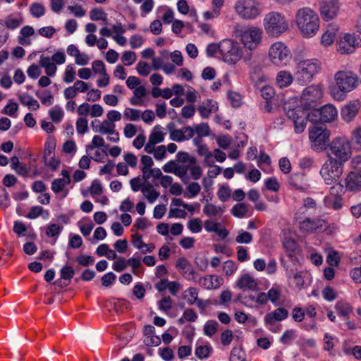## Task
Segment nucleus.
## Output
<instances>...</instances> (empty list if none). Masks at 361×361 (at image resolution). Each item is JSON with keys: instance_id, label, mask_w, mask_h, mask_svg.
Segmentation results:
<instances>
[{"instance_id": "f257e3e1", "label": "nucleus", "mask_w": 361, "mask_h": 361, "mask_svg": "<svg viewBox=\"0 0 361 361\" xmlns=\"http://www.w3.org/2000/svg\"><path fill=\"white\" fill-rule=\"evenodd\" d=\"M284 109L287 117L293 121L296 133H301L305 130L307 121L312 123H329L334 121L338 116L337 109L330 104L309 114L300 106L290 108L286 105Z\"/></svg>"}, {"instance_id": "f03ea898", "label": "nucleus", "mask_w": 361, "mask_h": 361, "mask_svg": "<svg viewBox=\"0 0 361 361\" xmlns=\"http://www.w3.org/2000/svg\"><path fill=\"white\" fill-rule=\"evenodd\" d=\"M358 85V77L353 71L341 70L335 73L334 82L329 86L331 95L338 101L344 100L347 94Z\"/></svg>"}, {"instance_id": "7ed1b4c3", "label": "nucleus", "mask_w": 361, "mask_h": 361, "mask_svg": "<svg viewBox=\"0 0 361 361\" xmlns=\"http://www.w3.org/2000/svg\"><path fill=\"white\" fill-rule=\"evenodd\" d=\"M295 22L302 35L305 37H312L319 31V16L309 7H303L296 11Z\"/></svg>"}, {"instance_id": "20e7f679", "label": "nucleus", "mask_w": 361, "mask_h": 361, "mask_svg": "<svg viewBox=\"0 0 361 361\" xmlns=\"http://www.w3.org/2000/svg\"><path fill=\"white\" fill-rule=\"evenodd\" d=\"M263 23L267 34L274 37L281 36L289 28L286 16L277 11L267 13L264 16Z\"/></svg>"}, {"instance_id": "39448f33", "label": "nucleus", "mask_w": 361, "mask_h": 361, "mask_svg": "<svg viewBox=\"0 0 361 361\" xmlns=\"http://www.w3.org/2000/svg\"><path fill=\"white\" fill-rule=\"evenodd\" d=\"M328 158L329 156L335 160L344 164L351 157V143L347 137H337L334 138L328 145Z\"/></svg>"}, {"instance_id": "423d86ee", "label": "nucleus", "mask_w": 361, "mask_h": 361, "mask_svg": "<svg viewBox=\"0 0 361 361\" xmlns=\"http://www.w3.org/2000/svg\"><path fill=\"white\" fill-rule=\"evenodd\" d=\"M321 63L315 59L300 61L297 64L295 77L301 84L310 82L321 69Z\"/></svg>"}, {"instance_id": "0eeeda50", "label": "nucleus", "mask_w": 361, "mask_h": 361, "mask_svg": "<svg viewBox=\"0 0 361 361\" xmlns=\"http://www.w3.org/2000/svg\"><path fill=\"white\" fill-rule=\"evenodd\" d=\"M343 172V164L329 156L321 167L319 173L326 185L336 183Z\"/></svg>"}, {"instance_id": "6e6552de", "label": "nucleus", "mask_w": 361, "mask_h": 361, "mask_svg": "<svg viewBox=\"0 0 361 361\" xmlns=\"http://www.w3.org/2000/svg\"><path fill=\"white\" fill-rule=\"evenodd\" d=\"M235 35L240 38L243 46L252 51L260 44L263 31L260 27L250 26L245 30H236Z\"/></svg>"}, {"instance_id": "1a4fd4ad", "label": "nucleus", "mask_w": 361, "mask_h": 361, "mask_svg": "<svg viewBox=\"0 0 361 361\" xmlns=\"http://www.w3.org/2000/svg\"><path fill=\"white\" fill-rule=\"evenodd\" d=\"M235 12L244 20H254L262 13L261 4L257 0H238Z\"/></svg>"}, {"instance_id": "9d476101", "label": "nucleus", "mask_w": 361, "mask_h": 361, "mask_svg": "<svg viewBox=\"0 0 361 361\" xmlns=\"http://www.w3.org/2000/svg\"><path fill=\"white\" fill-rule=\"evenodd\" d=\"M243 49L237 42L231 39L221 41V57L228 64L236 63L243 57Z\"/></svg>"}, {"instance_id": "9b49d317", "label": "nucleus", "mask_w": 361, "mask_h": 361, "mask_svg": "<svg viewBox=\"0 0 361 361\" xmlns=\"http://www.w3.org/2000/svg\"><path fill=\"white\" fill-rule=\"evenodd\" d=\"M269 58L273 64L284 66L290 60L291 54L284 43L276 42L272 44L269 48Z\"/></svg>"}, {"instance_id": "f8f14e48", "label": "nucleus", "mask_w": 361, "mask_h": 361, "mask_svg": "<svg viewBox=\"0 0 361 361\" xmlns=\"http://www.w3.org/2000/svg\"><path fill=\"white\" fill-rule=\"evenodd\" d=\"M330 133L326 127L313 126L309 130V139L314 150L322 151L326 149Z\"/></svg>"}, {"instance_id": "ddd939ff", "label": "nucleus", "mask_w": 361, "mask_h": 361, "mask_svg": "<svg viewBox=\"0 0 361 361\" xmlns=\"http://www.w3.org/2000/svg\"><path fill=\"white\" fill-rule=\"evenodd\" d=\"M323 96V91L318 85H310L304 89L300 97V102L305 109L314 106Z\"/></svg>"}, {"instance_id": "4468645a", "label": "nucleus", "mask_w": 361, "mask_h": 361, "mask_svg": "<svg viewBox=\"0 0 361 361\" xmlns=\"http://www.w3.org/2000/svg\"><path fill=\"white\" fill-rule=\"evenodd\" d=\"M340 0H324L320 4V14L322 18L329 21L337 16L341 8Z\"/></svg>"}, {"instance_id": "2eb2a0df", "label": "nucleus", "mask_w": 361, "mask_h": 361, "mask_svg": "<svg viewBox=\"0 0 361 361\" xmlns=\"http://www.w3.org/2000/svg\"><path fill=\"white\" fill-rule=\"evenodd\" d=\"M326 224V221L321 218L305 217L299 221V229L303 233L311 234L320 231Z\"/></svg>"}, {"instance_id": "dca6fc26", "label": "nucleus", "mask_w": 361, "mask_h": 361, "mask_svg": "<svg viewBox=\"0 0 361 361\" xmlns=\"http://www.w3.org/2000/svg\"><path fill=\"white\" fill-rule=\"evenodd\" d=\"M350 33L345 34L336 44L337 51L341 54H349L355 51L356 46Z\"/></svg>"}, {"instance_id": "f3484780", "label": "nucleus", "mask_w": 361, "mask_h": 361, "mask_svg": "<svg viewBox=\"0 0 361 361\" xmlns=\"http://www.w3.org/2000/svg\"><path fill=\"white\" fill-rule=\"evenodd\" d=\"M360 108V104L358 101L350 102L341 110L342 118L348 123L351 122L357 116Z\"/></svg>"}, {"instance_id": "a211bd4d", "label": "nucleus", "mask_w": 361, "mask_h": 361, "mask_svg": "<svg viewBox=\"0 0 361 361\" xmlns=\"http://www.w3.org/2000/svg\"><path fill=\"white\" fill-rule=\"evenodd\" d=\"M176 267L187 280L195 281V271L186 258H179L176 262Z\"/></svg>"}, {"instance_id": "6ab92c4d", "label": "nucleus", "mask_w": 361, "mask_h": 361, "mask_svg": "<svg viewBox=\"0 0 361 361\" xmlns=\"http://www.w3.org/2000/svg\"><path fill=\"white\" fill-rule=\"evenodd\" d=\"M345 188L350 192L361 190V173L350 171L345 179Z\"/></svg>"}, {"instance_id": "aec40b11", "label": "nucleus", "mask_w": 361, "mask_h": 361, "mask_svg": "<svg viewBox=\"0 0 361 361\" xmlns=\"http://www.w3.org/2000/svg\"><path fill=\"white\" fill-rule=\"evenodd\" d=\"M222 283L223 279L216 275L202 277L198 280L199 285L206 289L219 288Z\"/></svg>"}, {"instance_id": "412c9836", "label": "nucleus", "mask_w": 361, "mask_h": 361, "mask_svg": "<svg viewBox=\"0 0 361 361\" xmlns=\"http://www.w3.org/2000/svg\"><path fill=\"white\" fill-rule=\"evenodd\" d=\"M288 315V310L283 307H279L264 317V322L266 324L273 325L276 322L286 319Z\"/></svg>"}, {"instance_id": "4be33fe9", "label": "nucleus", "mask_w": 361, "mask_h": 361, "mask_svg": "<svg viewBox=\"0 0 361 361\" xmlns=\"http://www.w3.org/2000/svg\"><path fill=\"white\" fill-rule=\"evenodd\" d=\"M217 110V102L212 99H207L205 102H202L197 108V111L202 118H208L212 113L216 112Z\"/></svg>"}, {"instance_id": "5701e85b", "label": "nucleus", "mask_w": 361, "mask_h": 361, "mask_svg": "<svg viewBox=\"0 0 361 361\" xmlns=\"http://www.w3.org/2000/svg\"><path fill=\"white\" fill-rule=\"evenodd\" d=\"M283 246L287 253V256L293 261L299 262V249L297 243L293 239H286L283 242Z\"/></svg>"}, {"instance_id": "b1692460", "label": "nucleus", "mask_w": 361, "mask_h": 361, "mask_svg": "<svg viewBox=\"0 0 361 361\" xmlns=\"http://www.w3.org/2000/svg\"><path fill=\"white\" fill-rule=\"evenodd\" d=\"M288 183L297 190H304L307 188L305 173H295L291 174L288 178Z\"/></svg>"}, {"instance_id": "393cba45", "label": "nucleus", "mask_w": 361, "mask_h": 361, "mask_svg": "<svg viewBox=\"0 0 361 361\" xmlns=\"http://www.w3.org/2000/svg\"><path fill=\"white\" fill-rule=\"evenodd\" d=\"M257 283L256 281L248 274L242 275L236 281V286L240 289L245 290H255L257 288Z\"/></svg>"}, {"instance_id": "a878e982", "label": "nucleus", "mask_w": 361, "mask_h": 361, "mask_svg": "<svg viewBox=\"0 0 361 361\" xmlns=\"http://www.w3.org/2000/svg\"><path fill=\"white\" fill-rule=\"evenodd\" d=\"M35 34V30L32 27L26 25L21 28L20 35L18 37V42L23 46L31 44V40L29 37Z\"/></svg>"}, {"instance_id": "bb28decb", "label": "nucleus", "mask_w": 361, "mask_h": 361, "mask_svg": "<svg viewBox=\"0 0 361 361\" xmlns=\"http://www.w3.org/2000/svg\"><path fill=\"white\" fill-rule=\"evenodd\" d=\"M204 226L207 231L215 232L222 238H226L228 235L227 231L225 228H221V224L214 222L212 220L205 221Z\"/></svg>"}, {"instance_id": "cd10ccee", "label": "nucleus", "mask_w": 361, "mask_h": 361, "mask_svg": "<svg viewBox=\"0 0 361 361\" xmlns=\"http://www.w3.org/2000/svg\"><path fill=\"white\" fill-rule=\"evenodd\" d=\"M293 80L291 73L287 71H281L277 73L276 83L280 88L289 86Z\"/></svg>"}, {"instance_id": "c85d7f7f", "label": "nucleus", "mask_w": 361, "mask_h": 361, "mask_svg": "<svg viewBox=\"0 0 361 361\" xmlns=\"http://www.w3.org/2000/svg\"><path fill=\"white\" fill-rule=\"evenodd\" d=\"M39 63L40 66L44 68L48 76L51 77L55 75L57 70L56 66L49 56H41Z\"/></svg>"}, {"instance_id": "c756f323", "label": "nucleus", "mask_w": 361, "mask_h": 361, "mask_svg": "<svg viewBox=\"0 0 361 361\" xmlns=\"http://www.w3.org/2000/svg\"><path fill=\"white\" fill-rule=\"evenodd\" d=\"M141 192L149 203L154 202L159 196V192L157 191L150 183L143 185L141 188Z\"/></svg>"}, {"instance_id": "7c9ffc66", "label": "nucleus", "mask_w": 361, "mask_h": 361, "mask_svg": "<svg viewBox=\"0 0 361 361\" xmlns=\"http://www.w3.org/2000/svg\"><path fill=\"white\" fill-rule=\"evenodd\" d=\"M18 99L23 105L27 106L30 109L37 110L39 108L38 102L27 94H19Z\"/></svg>"}, {"instance_id": "2f4dec72", "label": "nucleus", "mask_w": 361, "mask_h": 361, "mask_svg": "<svg viewBox=\"0 0 361 361\" xmlns=\"http://www.w3.org/2000/svg\"><path fill=\"white\" fill-rule=\"evenodd\" d=\"M324 202L326 207L334 209V210L341 209L343 205L342 197L326 196L324 199Z\"/></svg>"}, {"instance_id": "473e14b6", "label": "nucleus", "mask_w": 361, "mask_h": 361, "mask_svg": "<svg viewBox=\"0 0 361 361\" xmlns=\"http://www.w3.org/2000/svg\"><path fill=\"white\" fill-rule=\"evenodd\" d=\"M162 127L157 125L154 127L152 132L149 136V140L152 144H158L164 141L165 133L161 131Z\"/></svg>"}, {"instance_id": "72a5a7b5", "label": "nucleus", "mask_w": 361, "mask_h": 361, "mask_svg": "<svg viewBox=\"0 0 361 361\" xmlns=\"http://www.w3.org/2000/svg\"><path fill=\"white\" fill-rule=\"evenodd\" d=\"M90 18L92 20H102L104 24H107V14L102 8H94L90 12Z\"/></svg>"}, {"instance_id": "f704fd0d", "label": "nucleus", "mask_w": 361, "mask_h": 361, "mask_svg": "<svg viewBox=\"0 0 361 361\" xmlns=\"http://www.w3.org/2000/svg\"><path fill=\"white\" fill-rule=\"evenodd\" d=\"M23 22V17L19 15L18 17L8 16L4 20L5 26L11 30L18 28Z\"/></svg>"}, {"instance_id": "c9c22d12", "label": "nucleus", "mask_w": 361, "mask_h": 361, "mask_svg": "<svg viewBox=\"0 0 361 361\" xmlns=\"http://www.w3.org/2000/svg\"><path fill=\"white\" fill-rule=\"evenodd\" d=\"M183 297L187 300V303L188 305H194L199 300L197 289L194 287L188 288L185 291Z\"/></svg>"}, {"instance_id": "e433bc0d", "label": "nucleus", "mask_w": 361, "mask_h": 361, "mask_svg": "<svg viewBox=\"0 0 361 361\" xmlns=\"http://www.w3.org/2000/svg\"><path fill=\"white\" fill-rule=\"evenodd\" d=\"M249 205L245 203H238L235 204L232 209L231 213L233 216L242 218L244 217L248 212Z\"/></svg>"}, {"instance_id": "4c0bfd02", "label": "nucleus", "mask_w": 361, "mask_h": 361, "mask_svg": "<svg viewBox=\"0 0 361 361\" xmlns=\"http://www.w3.org/2000/svg\"><path fill=\"white\" fill-rule=\"evenodd\" d=\"M116 125L114 123L109 120H104L99 126V128L94 130V132H99L102 134H109L114 133Z\"/></svg>"}, {"instance_id": "58836bf2", "label": "nucleus", "mask_w": 361, "mask_h": 361, "mask_svg": "<svg viewBox=\"0 0 361 361\" xmlns=\"http://www.w3.org/2000/svg\"><path fill=\"white\" fill-rule=\"evenodd\" d=\"M200 190L201 187L200 184L197 182H192L188 184L184 196L188 198H193L199 194Z\"/></svg>"}, {"instance_id": "ea45409f", "label": "nucleus", "mask_w": 361, "mask_h": 361, "mask_svg": "<svg viewBox=\"0 0 361 361\" xmlns=\"http://www.w3.org/2000/svg\"><path fill=\"white\" fill-rule=\"evenodd\" d=\"M219 324L215 320H209L204 325V334L207 336H212L217 331Z\"/></svg>"}, {"instance_id": "a19ab883", "label": "nucleus", "mask_w": 361, "mask_h": 361, "mask_svg": "<svg viewBox=\"0 0 361 361\" xmlns=\"http://www.w3.org/2000/svg\"><path fill=\"white\" fill-rule=\"evenodd\" d=\"M30 12L33 17L39 18L45 14V8L40 3H33L30 6Z\"/></svg>"}, {"instance_id": "79ce46f5", "label": "nucleus", "mask_w": 361, "mask_h": 361, "mask_svg": "<svg viewBox=\"0 0 361 361\" xmlns=\"http://www.w3.org/2000/svg\"><path fill=\"white\" fill-rule=\"evenodd\" d=\"M332 185L329 189V194L328 196H332L334 197H342V195L344 193V187L338 180L336 183L331 184Z\"/></svg>"}, {"instance_id": "37998d69", "label": "nucleus", "mask_w": 361, "mask_h": 361, "mask_svg": "<svg viewBox=\"0 0 361 361\" xmlns=\"http://www.w3.org/2000/svg\"><path fill=\"white\" fill-rule=\"evenodd\" d=\"M71 183V179L56 178L51 183V190L55 193L60 192L63 187Z\"/></svg>"}, {"instance_id": "c03bdc74", "label": "nucleus", "mask_w": 361, "mask_h": 361, "mask_svg": "<svg viewBox=\"0 0 361 361\" xmlns=\"http://www.w3.org/2000/svg\"><path fill=\"white\" fill-rule=\"evenodd\" d=\"M194 132L199 137H206L210 134V128L207 123H202L198 125L194 126Z\"/></svg>"}, {"instance_id": "a18cd8bd", "label": "nucleus", "mask_w": 361, "mask_h": 361, "mask_svg": "<svg viewBox=\"0 0 361 361\" xmlns=\"http://www.w3.org/2000/svg\"><path fill=\"white\" fill-rule=\"evenodd\" d=\"M336 37V31L327 30L322 36L321 42L324 46H329L333 44Z\"/></svg>"}, {"instance_id": "49530a36", "label": "nucleus", "mask_w": 361, "mask_h": 361, "mask_svg": "<svg viewBox=\"0 0 361 361\" xmlns=\"http://www.w3.org/2000/svg\"><path fill=\"white\" fill-rule=\"evenodd\" d=\"M51 119L56 123L60 122L63 116V111L61 107L55 106L49 111Z\"/></svg>"}, {"instance_id": "de8ad7c7", "label": "nucleus", "mask_w": 361, "mask_h": 361, "mask_svg": "<svg viewBox=\"0 0 361 361\" xmlns=\"http://www.w3.org/2000/svg\"><path fill=\"white\" fill-rule=\"evenodd\" d=\"M75 274V270L71 266H64L60 270V276L61 279L64 281H68L70 283L71 279L73 277Z\"/></svg>"}, {"instance_id": "09e8293b", "label": "nucleus", "mask_w": 361, "mask_h": 361, "mask_svg": "<svg viewBox=\"0 0 361 361\" xmlns=\"http://www.w3.org/2000/svg\"><path fill=\"white\" fill-rule=\"evenodd\" d=\"M188 228L192 233H199L202 231V222L199 218L192 219L188 222Z\"/></svg>"}, {"instance_id": "8fccbe9b", "label": "nucleus", "mask_w": 361, "mask_h": 361, "mask_svg": "<svg viewBox=\"0 0 361 361\" xmlns=\"http://www.w3.org/2000/svg\"><path fill=\"white\" fill-rule=\"evenodd\" d=\"M230 361H246L245 352L238 348H233L231 352Z\"/></svg>"}, {"instance_id": "3c124183", "label": "nucleus", "mask_w": 361, "mask_h": 361, "mask_svg": "<svg viewBox=\"0 0 361 361\" xmlns=\"http://www.w3.org/2000/svg\"><path fill=\"white\" fill-rule=\"evenodd\" d=\"M76 130L78 134H85L88 131L87 120L85 117H80L76 121Z\"/></svg>"}, {"instance_id": "603ef678", "label": "nucleus", "mask_w": 361, "mask_h": 361, "mask_svg": "<svg viewBox=\"0 0 361 361\" xmlns=\"http://www.w3.org/2000/svg\"><path fill=\"white\" fill-rule=\"evenodd\" d=\"M335 307L339 315L348 316L352 312L350 305L345 302H338Z\"/></svg>"}, {"instance_id": "864d4df0", "label": "nucleus", "mask_w": 361, "mask_h": 361, "mask_svg": "<svg viewBox=\"0 0 361 361\" xmlns=\"http://www.w3.org/2000/svg\"><path fill=\"white\" fill-rule=\"evenodd\" d=\"M218 52L221 55V42L219 44L211 43L207 45L206 48L207 56H215Z\"/></svg>"}, {"instance_id": "5fc2aeb1", "label": "nucleus", "mask_w": 361, "mask_h": 361, "mask_svg": "<svg viewBox=\"0 0 361 361\" xmlns=\"http://www.w3.org/2000/svg\"><path fill=\"white\" fill-rule=\"evenodd\" d=\"M252 240V235L247 231L241 230L235 238V241L238 243L248 244Z\"/></svg>"}, {"instance_id": "6e6d98bb", "label": "nucleus", "mask_w": 361, "mask_h": 361, "mask_svg": "<svg viewBox=\"0 0 361 361\" xmlns=\"http://www.w3.org/2000/svg\"><path fill=\"white\" fill-rule=\"evenodd\" d=\"M123 115L133 121H138L140 118V111L132 108H126L123 112Z\"/></svg>"}, {"instance_id": "4d7b16f0", "label": "nucleus", "mask_w": 361, "mask_h": 361, "mask_svg": "<svg viewBox=\"0 0 361 361\" xmlns=\"http://www.w3.org/2000/svg\"><path fill=\"white\" fill-rule=\"evenodd\" d=\"M281 293V291L279 288L272 287L267 293L268 300L271 301L272 303H275L280 298Z\"/></svg>"}, {"instance_id": "13d9d810", "label": "nucleus", "mask_w": 361, "mask_h": 361, "mask_svg": "<svg viewBox=\"0 0 361 361\" xmlns=\"http://www.w3.org/2000/svg\"><path fill=\"white\" fill-rule=\"evenodd\" d=\"M221 211L220 207H216L213 204H206L203 209V212L208 216H215Z\"/></svg>"}, {"instance_id": "bf43d9fd", "label": "nucleus", "mask_w": 361, "mask_h": 361, "mask_svg": "<svg viewBox=\"0 0 361 361\" xmlns=\"http://www.w3.org/2000/svg\"><path fill=\"white\" fill-rule=\"evenodd\" d=\"M177 160L183 164H195L197 160L195 157H190L187 152H179L177 155Z\"/></svg>"}, {"instance_id": "052dcab7", "label": "nucleus", "mask_w": 361, "mask_h": 361, "mask_svg": "<svg viewBox=\"0 0 361 361\" xmlns=\"http://www.w3.org/2000/svg\"><path fill=\"white\" fill-rule=\"evenodd\" d=\"M121 60L126 66H130L135 61L136 54L134 51H126L123 54Z\"/></svg>"}, {"instance_id": "680f3d73", "label": "nucleus", "mask_w": 361, "mask_h": 361, "mask_svg": "<svg viewBox=\"0 0 361 361\" xmlns=\"http://www.w3.org/2000/svg\"><path fill=\"white\" fill-rule=\"evenodd\" d=\"M210 353L211 348L207 345H200L195 349V355L200 359L208 357Z\"/></svg>"}, {"instance_id": "e2e57ef3", "label": "nucleus", "mask_w": 361, "mask_h": 361, "mask_svg": "<svg viewBox=\"0 0 361 361\" xmlns=\"http://www.w3.org/2000/svg\"><path fill=\"white\" fill-rule=\"evenodd\" d=\"M62 229H63L62 226H60L56 224H51L47 226V228L46 231V234L49 237H55L60 234Z\"/></svg>"}, {"instance_id": "0e129e2a", "label": "nucleus", "mask_w": 361, "mask_h": 361, "mask_svg": "<svg viewBox=\"0 0 361 361\" xmlns=\"http://www.w3.org/2000/svg\"><path fill=\"white\" fill-rule=\"evenodd\" d=\"M217 195L221 202H226L231 197V190L228 186H221L218 192Z\"/></svg>"}, {"instance_id": "69168bd1", "label": "nucleus", "mask_w": 361, "mask_h": 361, "mask_svg": "<svg viewBox=\"0 0 361 361\" xmlns=\"http://www.w3.org/2000/svg\"><path fill=\"white\" fill-rule=\"evenodd\" d=\"M159 308L165 312H167L172 308V300L169 296H165L159 302Z\"/></svg>"}, {"instance_id": "338daca9", "label": "nucleus", "mask_w": 361, "mask_h": 361, "mask_svg": "<svg viewBox=\"0 0 361 361\" xmlns=\"http://www.w3.org/2000/svg\"><path fill=\"white\" fill-rule=\"evenodd\" d=\"M137 73L142 76H147L151 72V67L147 62L140 61L137 64Z\"/></svg>"}, {"instance_id": "774afa93", "label": "nucleus", "mask_w": 361, "mask_h": 361, "mask_svg": "<svg viewBox=\"0 0 361 361\" xmlns=\"http://www.w3.org/2000/svg\"><path fill=\"white\" fill-rule=\"evenodd\" d=\"M351 141L361 147V126L355 128L351 133Z\"/></svg>"}]
</instances>
